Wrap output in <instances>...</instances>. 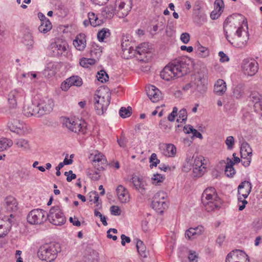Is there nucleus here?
<instances>
[{
  "mask_svg": "<svg viewBox=\"0 0 262 262\" xmlns=\"http://www.w3.org/2000/svg\"><path fill=\"white\" fill-rule=\"evenodd\" d=\"M242 68L245 75L252 76L258 71V64L253 59H244L242 62Z\"/></svg>",
  "mask_w": 262,
  "mask_h": 262,
  "instance_id": "9b49d317",
  "label": "nucleus"
},
{
  "mask_svg": "<svg viewBox=\"0 0 262 262\" xmlns=\"http://www.w3.org/2000/svg\"><path fill=\"white\" fill-rule=\"evenodd\" d=\"M194 91L192 93L204 94L207 90V79L203 74L198 73L193 76Z\"/></svg>",
  "mask_w": 262,
  "mask_h": 262,
  "instance_id": "9d476101",
  "label": "nucleus"
},
{
  "mask_svg": "<svg viewBox=\"0 0 262 262\" xmlns=\"http://www.w3.org/2000/svg\"><path fill=\"white\" fill-rule=\"evenodd\" d=\"M152 208L161 213L168 207L167 195L163 191L157 192L153 196L151 203Z\"/></svg>",
  "mask_w": 262,
  "mask_h": 262,
  "instance_id": "6e6552de",
  "label": "nucleus"
},
{
  "mask_svg": "<svg viewBox=\"0 0 262 262\" xmlns=\"http://www.w3.org/2000/svg\"><path fill=\"white\" fill-rule=\"evenodd\" d=\"M52 25L49 20H47L40 23L38 27V30L40 32L42 33H46L51 30Z\"/></svg>",
  "mask_w": 262,
  "mask_h": 262,
  "instance_id": "58836bf2",
  "label": "nucleus"
},
{
  "mask_svg": "<svg viewBox=\"0 0 262 262\" xmlns=\"http://www.w3.org/2000/svg\"><path fill=\"white\" fill-rule=\"evenodd\" d=\"M201 200L205 209L208 212L220 207L221 201L214 187H210L206 188L202 193Z\"/></svg>",
  "mask_w": 262,
  "mask_h": 262,
  "instance_id": "7ed1b4c3",
  "label": "nucleus"
},
{
  "mask_svg": "<svg viewBox=\"0 0 262 262\" xmlns=\"http://www.w3.org/2000/svg\"><path fill=\"white\" fill-rule=\"evenodd\" d=\"M47 218L53 225L61 226L66 221L65 216L58 206L52 207L48 214L47 213Z\"/></svg>",
  "mask_w": 262,
  "mask_h": 262,
  "instance_id": "423d86ee",
  "label": "nucleus"
},
{
  "mask_svg": "<svg viewBox=\"0 0 262 262\" xmlns=\"http://www.w3.org/2000/svg\"><path fill=\"white\" fill-rule=\"evenodd\" d=\"M193 80H191V81L189 82L186 84L185 86H183V90L187 91L189 90L190 89H192V91H194V85H193Z\"/></svg>",
  "mask_w": 262,
  "mask_h": 262,
  "instance_id": "338daca9",
  "label": "nucleus"
},
{
  "mask_svg": "<svg viewBox=\"0 0 262 262\" xmlns=\"http://www.w3.org/2000/svg\"><path fill=\"white\" fill-rule=\"evenodd\" d=\"M38 105L39 108V114L42 116L52 111L54 106L53 101L51 99L46 98L38 103Z\"/></svg>",
  "mask_w": 262,
  "mask_h": 262,
  "instance_id": "f3484780",
  "label": "nucleus"
},
{
  "mask_svg": "<svg viewBox=\"0 0 262 262\" xmlns=\"http://www.w3.org/2000/svg\"><path fill=\"white\" fill-rule=\"evenodd\" d=\"M68 46V44L65 41L58 39L51 43L49 47L50 54L52 56L59 57L66 52Z\"/></svg>",
  "mask_w": 262,
  "mask_h": 262,
  "instance_id": "f8f14e48",
  "label": "nucleus"
},
{
  "mask_svg": "<svg viewBox=\"0 0 262 262\" xmlns=\"http://www.w3.org/2000/svg\"><path fill=\"white\" fill-rule=\"evenodd\" d=\"M96 60L94 58H82L80 60L79 63L83 68H89L90 66L94 64Z\"/></svg>",
  "mask_w": 262,
  "mask_h": 262,
  "instance_id": "a18cd8bd",
  "label": "nucleus"
},
{
  "mask_svg": "<svg viewBox=\"0 0 262 262\" xmlns=\"http://www.w3.org/2000/svg\"><path fill=\"white\" fill-rule=\"evenodd\" d=\"M110 35V30L107 28H103L98 32L97 38L100 42H102L104 39L108 38Z\"/></svg>",
  "mask_w": 262,
  "mask_h": 262,
  "instance_id": "a19ab883",
  "label": "nucleus"
},
{
  "mask_svg": "<svg viewBox=\"0 0 262 262\" xmlns=\"http://www.w3.org/2000/svg\"><path fill=\"white\" fill-rule=\"evenodd\" d=\"M89 176L91 179L94 181H97L99 179L100 175L99 172L95 171L93 173H90Z\"/></svg>",
  "mask_w": 262,
  "mask_h": 262,
  "instance_id": "774afa93",
  "label": "nucleus"
},
{
  "mask_svg": "<svg viewBox=\"0 0 262 262\" xmlns=\"http://www.w3.org/2000/svg\"><path fill=\"white\" fill-rule=\"evenodd\" d=\"M162 154L166 157H172L176 154V147L173 144H167L162 146Z\"/></svg>",
  "mask_w": 262,
  "mask_h": 262,
  "instance_id": "cd10ccee",
  "label": "nucleus"
},
{
  "mask_svg": "<svg viewBox=\"0 0 262 262\" xmlns=\"http://www.w3.org/2000/svg\"><path fill=\"white\" fill-rule=\"evenodd\" d=\"M242 258H246L247 262H250L248 255L245 252L241 250H235L228 254L226 258V262H240L239 260Z\"/></svg>",
  "mask_w": 262,
  "mask_h": 262,
  "instance_id": "2eb2a0df",
  "label": "nucleus"
},
{
  "mask_svg": "<svg viewBox=\"0 0 262 262\" xmlns=\"http://www.w3.org/2000/svg\"><path fill=\"white\" fill-rule=\"evenodd\" d=\"M205 166L202 162V158H198L194 160L193 165V173L194 177H201L205 171Z\"/></svg>",
  "mask_w": 262,
  "mask_h": 262,
  "instance_id": "a211bd4d",
  "label": "nucleus"
},
{
  "mask_svg": "<svg viewBox=\"0 0 262 262\" xmlns=\"http://www.w3.org/2000/svg\"><path fill=\"white\" fill-rule=\"evenodd\" d=\"M248 28L247 22L244 16L239 13H234L227 17L225 20V30L226 31L229 27H232V25L234 26V28H237L236 31V34L237 38L236 39V44L235 47L238 48H243L245 47L248 39V32L245 31V36L242 38V31L243 29V25Z\"/></svg>",
  "mask_w": 262,
  "mask_h": 262,
  "instance_id": "f257e3e1",
  "label": "nucleus"
},
{
  "mask_svg": "<svg viewBox=\"0 0 262 262\" xmlns=\"http://www.w3.org/2000/svg\"><path fill=\"white\" fill-rule=\"evenodd\" d=\"M136 248L139 254L141 256L145 258L147 257V253L146 247L143 242L139 239H136Z\"/></svg>",
  "mask_w": 262,
  "mask_h": 262,
  "instance_id": "c9c22d12",
  "label": "nucleus"
},
{
  "mask_svg": "<svg viewBox=\"0 0 262 262\" xmlns=\"http://www.w3.org/2000/svg\"><path fill=\"white\" fill-rule=\"evenodd\" d=\"M63 124L70 130L82 135L86 133L87 128L85 122L80 120H74L73 119L65 118L63 120Z\"/></svg>",
  "mask_w": 262,
  "mask_h": 262,
  "instance_id": "39448f33",
  "label": "nucleus"
},
{
  "mask_svg": "<svg viewBox=\"0 0 262 262\" xmlns=\"http://www.w3.org/2000/svg\"><path fill=\"white\" fill-rule=\"evenodd\" d=\"M110 211L112 214L114 215H119L120 214L121 211L117 206H112L110 208Z\"/></svg>",
  "mask_w": 262,
  "mask_h": 262,
  "instance_id": "bf43d9fd",
  "label": "nucleus"
},
{
  "mask_svg": "<svg viewBox=\"0 0 262 262\" xmlns=\"http://www.w3.org/2000/svg\"><path fill=\"white\" fill-rule=\"evenodd\" d=\"M136 50V48H134L132 46H129L127 48H123L122 55L126 59L137 56Z\"/></svg>",
  "mask_w": 262,
  "mask_h": 262,
  "instance_id": "e433bc0d",
  "label": "nucleus"
},
{
  "mask_svg": "<svg viewBox=\"0 0 262 262\" xmlns=\"http://www.w3.org/2000/svg\"><path fill=\"white\" fill-rule=\"evenodd\" d=\"M194 48L196 53L200 57L205 58L209 55V51L208 48L202 46L199 42H197Z\"/></svg>",
  "mask_w": 262,
  "mask_h": 262,
  "instance_id": "473e14b6",
  "label": "nucleus"
},
{
  "mask_svg": "<svg viewBox=\"0 0 262 262\" xmlns=\"http://www.w3.org/2000/svg\"><path fill=\"white\" fill-rule=\"evenodd\" d=\"M203 231V227L202 226L195 228H190L185 232V236L188 239L194 238L195 235L201 234Z\"/></svg>",
  "mask_w": 262,
  "mask_h": 262,
  "instance_id": "7c9ffc66",
  "label": "nucleus"
},
{
  "mask_svg": "<svg viewBox=\"0 0 262 262\" xmlns=\"http://www.w3.org/2000/svg\"><path fill=\"white\" fill-rule=\"evenodd\" d=\"M13 144L12 141L7 138L0 139V151L11 147Z\"/></svg>",
  "mask_w": 262,
  "mask_h": 262,
  "instance_id": "c03bdc74",
  "label": "nucleus"
},
{
  "mask_svg": "<svg viewBox=\"0 0 262 262\" xmlns=\"http://www.w3.org/2000/svg\"><path fill=\"white\" fill-rule=\"evenodd\" d=\"M187 113L186 110L185 108L181 109L179 113V118L177 119V121L178 122H182L187 120Z\"/></svg>",
  "mask_w": 262,
  "mask_h": 262,
  "instance_id": "de8ad7c7",
  "label": "nucleus"
},
{
  "mask_svg": "<svg viewBox=\"0 0 262 262\" xmlns=\"http://www.w3.org/2000/svg\"><path fill=\"white\" fill-rule=\"evenodd\" d=\"M130 182L133 184V186L141 194H143L145 192L146 182L142 178L135 176L132 177Z\"/></svg>",
  "mask_w": 262,
  "mask_h": 262,
  "instance_id": "aec40b11",
  "label": "nucleus"
},
{
  "mask_svg": "<svg viewBox=\"0 0 262 262\" xmlns=\"http://www.w3.org/2000/svg\"><path fill=\"white\" fill-rule=\"evenodd\" d=\"M245 85L240 83L233 86L232 88L233 95L236 99L242 98L245 94Z\"/></svg>",
  "mask_w": 262,
  "mask_h": 262,
  "instance_id": "bb28decb",
  "label": "nucleus"
},
{
  "mask_svg": "<svg viewBox=\"0 0 262 262\" xmlns=\"http://www.w3.org/2000/svg\"><path fill=\"white\" fill-rule=\"evenodd\" d=\"M146 91L147 96L152 102H157L162 98L161 92L154 85L146 87Z\"/></svg>",
  "mask_w": 262,
  "mask_h": 262,
  "instance_id": "dca6fc26",
  "label": "nucleus"
},
{
  "mask_svg": "<svg viewBox=\"0 0 262 262\" xmlns=\"http://www.w3.org/2000/svg\"><path fill=\"white\" fill-rule=\"evenodd\" d=\"M137 55L144 56L148 52L149 48L147 43L143 42L136 47Z\"/></svg>",
  "mask_w": 262,
  "mask_h": 262,
  "instance_id": "4c0bfd02",
  "label": "nucleus"
},
{
  "mask_svg": "<svg viewBox=\"0 0 262 262\" xmlns=\"http://www.w3.org/2000/svg\"><path fill=\"white\" fill-rule=\"evenodd\" d=\"M47 212L41 209H33L28 213L27 222L31 225H40L47 220Z\"/></svg>",
  "mask_w": 262,
  "mask_h": 262,
  "instance_id": "1a4fd4ad",
  "label": "nucleus"
},
{
  "mask_svg": "<svg viewBox=\"0 0 262 262\" xmlns=\"http://www.w3.org/2000/svg\"><path fill=\"white\" fill-rule=\"evenodd\" d=\"M219 56L220 57V61L221 62L228 61L229 60V57L223 51L219 52Z\"/></svg>",
  "mask_w": 262,
  "mask_h": 262,
  "instance_id": "e2e57ef3",
  "label": "nucleus"
},
{
  "mask_svg": "<svg viewBox=\"0 0 262 262\" xmlns=\"http://www.w3.org/2000/svg\"><path fill=\"white\" fill-rule=\"evenodd\" d=\"M250 99L254 103L255 108L262 110V95L257 92H253L250 95Z\"/></svg>",
  "mask_w": 262,
  "mask_h": 262,
  "instance_id": "393cba45",
  "label": "nucleus"
},
{
  "mask_svg": "<svg viewBox=\"0 0 262 262\" xmlns=\"http://www.w3.org/2000/svg\"><path fill=\"white\" fill-rule=\"evenodd\" d=\"M186 59L177 58L166 66L160 73V77L166 81L181 77L187 73Z\"/></svg>",
  "mask_w": 262,
  "mask_h": 262,
  "instance_id": "f03ea898",
  "label": "nucleus"
},
{
  "mask_svg": "<svg viewBox=\"0 0 262 262\" xmlns=\"http://www.w3.org/2000/svg\"><path fill=\"white\" fill-rule=\"evenodd\" d=\"M70 86H80L82 84V80L78 76H72L68 78Z\"/></svg>",
  "mask_w": 262,
  "mask_h": 262,
  "instance_id": "79ce46f5",
  "label": "nucleus"
},
{
  "mask_svg": "<svg viewBox=\"0 0 262 262\" xmlns=\"http://www.w3.org/2000/svg\"><path fill=\"white\" fill-rule=\"evenodd\" d=\"M97 79L101 82H104L108 80V76L104 70H101L98 72L97 75Z\"/></svg>",
  "mask_w": 262,
  "mask_h": 262,
  "instance_id": "49530a36",
  "label": "nucleus"
},
{
  "mask_svg": "<svg viewBox=\"0 0 262 262\" xmlns=\"http://www.w3.org/2000/svg\"><path fill=\"white\" fill-rule=\"evenodd\" d=\"M15 144L23 150H27L30 148L28 141L23 138L16 139Z\"/></svg>",
  "mask_w": 262,
  "mask_h": 262,
  "instance_id": "ea45409f",
  "label": "nucleus"
},
{
  "mask_svg": "<svg viewBox=\"0 0 262 262\" xmlns=\"http://www.w3.org/2000/svg\"><path fill=\"white\" fill-rule=\"evenodd\" d=\"M73 45L79 51H83L86 47L85 35L79 34L73 41Z\"/></svg>",
  "mask_w": 262,
  "mask_h": 262,
  "instance_id": "5701e85b",
  "label": "nucleus"
},
{
  "mask_svg": "<svg viewBox=\"0 0 262 262\" xmlns=\"http://www.w3.org/2000/svg\"><path fill=\"white\" fill-rule=\"evenodd\" d=\"M181 40L184 43H187L190 40V35L188 33H183L180 36Z\"/></svg>",
  "mask_w": 262,
  "mask_h": 262,
  "instance_id": "13d9d810",
  "label": "nucleus"
},
{
  "mask_svg": "<svg viewBox=\"0 0 262 262\" xmlns=\"http://www.w3.org/2000/svg\"><path fill=\"white\" fill-rule=\"evenodd\" d=\"M69 221L70 223H72V224L74 226L79 227L81 225L80 222L76 217H74V218H73L72 217H70L69 219Z\"/></svg>",
  "mask_w": 262,
  "mask_h": 262,
  "instance_id": "69168bd1",
  "label": "nucleus"
},
{
  "mask_svg": "<svg viewBox=\"0 0 262 262\" xmlns=\"http://www.w3.org/2000/svg\"><path fill=\"white\" fill-rule=\"evenodd\" d=\"M93 165L98 170H101L104 168L107 165V160L105 156L101 153L95 155Z\"/></svg>",
  "mask_w": 262,
  "mask_h": 262,
  "instance_id": "6ab92c4d",
  "label": "nucleus"
},
{
  "mask_svg": "<svg viewBox=\"0 0 262 262\" xmlns=\"http://www.w3.org/2000/svg\"><path fill=\"white\" fill-rule=\"evenodd\" d=\"M188 259L190 262H198L199 256L195 251L189 250Z\"/></svg>",
  "mask_w": 262,
  "mask_h": 262,
  "instance_id": "3c124183",
  "label": "nucleus"
},
{
  "mask_svg": "<svg viewBox=\"0 0 262 262\" xmlns=\"http://www.w3.org/2000/svg\"><path fill=\"white\" fill-rule=\"evenodd\" d=\"M241 160L243 165L245 167H248L250 165L251 161V156H244Z\"/></svg>",
  "mask_w": 262,
  "mask_h": 262,
  "instance_id": "4d7b16f0",
  "label": "nucleus"
},
{
  "mask_svg": "<svg viewBox=\"0 0 262 262\" xmlns=\"http://www.w3.org/2000/svg\"><path fill=\"white\" fill-rule=\"evenodd\" d=\"M21 42L26 47L27 50H32L35 43L32 31L28 28H25L21 31Z\"/></svg>",
  "mask_w": 262,
  "mask_h": 262,
  "instance_id": "ddd939ff",
  "label": "nucleus"
},
{
  "mask_svg": "<svg viewBox=\"0 0 262 262\" xmlns=\"http://www.w3.org/2000/svg\"><path fill=\"white\" fill-rule=\"evenodd\" d=\"M116 9V5L113 1V3L102 8V15L106 18H111L114 15Z\"/></svg>",
  "mask_w": 262,
  "mask_h": 262,
  "instance_id": "c756f323",
  "label": "nucleus"
},
{
  "mask_svg": "<svg viewBox=\"0 0 262 262\" xmlns=\"http://www.w3.org/2000/svg\"><path fill=\"white\" fill-rule=\"evenodd\" d=\"M121 245L122 246H125L126 243H129L130 242V237L126 236L124 234H122L121 235Z\"/></svg>",
  "mask_w": 262,
  "mask_h": 262,
  "instance_id": "0e129e2a",
  "label": "nucleus"
},
{
  "mask_svg": "<svg viewBox=\"0 0 262 262\" xmlns=\"http://www.w3.org/2000/svg\"><path fill=\"white\" fill-rule=\"evenodd\" d=\"M152 179L153 180L154 184H155L156 185H159L160 183L162 182L164 180L165 178L161 174L157 173L154 175Z\"/></svg>",
  "mask_w": 262,
  "mask_h": 262,
  "instance_id": "864d4df0",
  "label": "nucleus"
},
{
  "mask_svg": "<svg viewBox=\"0 0 262 262\" xmlns=\"http://www.w3.org/2000/svg\"><path fill=\"white\" fill-rule=\"evenodd\" d=\"M101 52H102V51L100 50V49L97 48H94L93 50H91L90 53L92 57H96L98 58L99 57H100L101 56Z\"/></svg>",
  "mask_w": 262,
  "mask_h": 262,
  "instance_id": "6e6d98bb",
  "label": "nucleus"
},
{
  "mask_svg": "<svg viewBox=\"0 0 262 262\" xmlns=\"http://www.w3.org/2000/svg\"><path fill=\"white\" fill-rule=\"evenodd\" d=\"M69 81L68 78L64 80L61 84V89L62 91H67L69 90V89L71 87L69 84Z\"/></svg>",
  "mask_w": 262,
  "mask_h": 262,
  "instance_id": "052dcab7",
  "label": "nucleus"
},
{
  "mask_svg": "<svg viewBox=\"0 0 262 262\" xmlns=\"http://www.w3.org/2000/svg\"><path fill=\"white\" fill-rule=\"evenodd\" d=\"M21 97L19 92L16 90L11 91L8 96V101L10 106L12 108H15L17 106V101Z\"/></svg>",
  "mask_w": 262,
  "mask_h": 262,
  "instance_id": "a878e982",
  "label": "nucleus"
},
{
  "mask_svg": "<svg viewBox=\"0 0 262 262\" xmlns=\"http://www.w3.org/2000/svg\"><path fill=\"white\" fill-rule=\"evenodd\" d=\"M233 161L229 158H227V163L225 169V173L228 177H232L235 173V170L233 168Z\"/></svg>",
  "mask_w": 262,
  "mask_h": 262,
  "instance_id": "2f4dec72",
  "label": "nucleus"
},
{
  "mask_svg": "<svg viewBox=\"0 0 262 262\" xmlns=\"http://www.w3.org/2000/svg\"><path fill=\"white\" fill-rule=\"evenodd\" d=\"M226 84L224 80L218 79L214 84V93L218 95H222L226 92Z\"/></svg>",
  "mask_w": 262,
  "mask_h": 262,
  "instance_id": "c85d7f7f",
  "label": "nucleus"
},
{
  "mask_svg": "<svg viewBox=\"0 0 262 262\" xmlns=\"http://www.w3.org/2000/svg\"><path fill=\"white\" fill-rule=\"evenodd\" d=\"M5 205L6 209L9 211H16L18 209L17 202L16 199L12 196H8L5 198Z\"/></svg>",
  "mask_w": 262,
  "mask_h": 262,
  "instance_id": "b1692460",
  "label": "nucleus"
},
{
  "mask_svg": "<svg viewBox=\"0 0 262 262\" xmlns=\"http://www.w3.org/2000/svg\"><path fill=\"white\" fill-rule=\"evenodd\" d=\"M89 21H90V25L93 27H97L103 24V20L98 18L94 12H89L88 14Z\"/></svg>",
  "mask_w": 262,
  "mask_h": 262,
  "instance_id": "f704fd0d",
  "label": "nucleus"
},
{
  "mask_svg": "<svg viewBox=\"0 0 262 262\" xmlns=\"http://www.w3.org/2000/svg\"><path fill=\"white\" fill-rule=\"evenodd\" d=\"M118 198L121 203H126L129 201V194L127 190L122 185H120L116 189Z\"/></svg>",
  "mask_w": 262,
  "mask_h": 262,
  "instance_id": "4be33fe9",
  "label": "nucleus"
},
{
  "mask_svg": "<svg viewBox=\"0 0 262 262\" xmlns=\"http://www.w3.org/2000/svg\"><path fill=\"white\" fill-rule=\"evenodd\" d=\"M99 92L95 94L94 96V105L96 113L99 115H102L106 111L108 106L110 103L111 97L109 94L106 96L99 95Z\"/></svg>",
  "mask_w": 262,
  "mask_h": 262,
  "instance_id": "0eeeda50",
  "label": "nucleus"
},
{
  "mask_svg": "<svg viewBox=\"0 0 262 262\" xmlns=\"http://www.w3.org/2000/svg\"><path fill=\"white\" fill-rule=\"evenodd\" d=\"M225 143L228 149L233 148L234 144V139L233 136H228L225 140Z\"/></svg>",
  "mask_w": 262,
  "mask_h": 262,
  "instance_id": "5fc2aeb1",
  "label": "nucleus"
},
{
  "mask_svg": "<svg viewBox=\"0 0 262 262\" xmlns=\"http://www.w3.org/2000/svg\"><path fill=\"white\" fill-rule=\"evenodd\" d=\"M39 108H38V104L32 103L24 108V114L27 117L32 116H36L37 117H40L39 114Z\"/></svg>",
  "mask_w": 262,
  "mask_h": 262,
  "instance_id": "412c9836",
  "label": "nucleus"
},
{
  "mask_svg": "<svg viewBox=\"0 0 262 262\" xmlns=\"http://www.w3.org/2000/svg\"><path fill=\"white\" fill-rule=\"evenodd\" d=\"M252 154V150L249 144L244 142L241 146V158H244V156H251Z\"/></svg>",
  "mask_w": 262,
  "mask_h": 262,
  "instance_id": "72a5a7b5",
  "label": "nucleus"
},
{
  "mask_svg": "<svg viewBox=\"0 0 262 262\" xmlns=\"http://www.w3.org/2000/svg\"><path fill=\"white\" fill-rule=\"evenodd\" d=\"M252 189L251 183L247 181L242 182L238 186V201L239 204L247 198Z\"/></svg>",
  "mask_w": 262,
  "mask_h": 262,
  "instance_id": "4468645a",
  "label": "nucleus"
},
{
  "mask_svg": "<svg viewBox=\"0 0 262 262\" xmlns=\"http://www.w3.org/2000/svg\"><path fill=\"white\" fill-rule=\"evenodd\" d=\"M224 9V1H214V10L220 11V12H223Z\"/></svg>",
  "mask_w": 262,
  "mask_h": 262,
  "instance_id": "603ef678",
  "label": "nucleus"
},
{
  "mask_svg": "<svg viewBox=\"0 0 262 262\" xmlns=\"http://www.w3.org/2000/svg\"><path fill=\"white\" fill-rule=\"evenodd\" d=\"M221 14L222 12H220V11H216L213 10L210 13V17L212 19L215 20L217 19Z\"/></svg>",
  "mask_w": 262,
  "mask_h": 262,
  "instance_id": "680f3d73",
  "label": "nucleus"
},
{
  "mask_svg": "<svg viewBox=\"0 0 262 262\" xmlns=\"http://www.w3.org/2000/svg\"><path fill=\"white\" fill-rule=\"evenodd\" d=\"M117 142L121 147L125 148L126 146L128 139L125 137L123 133H122L120 137L117 139Z\"/></svg>",
  "mask_w": 262,
  "mask_h": 262,
  "instance_id": "8fccbe9b",
  "label": "nucleus"
},
{
  "mask_svg": "<svg viewBox=\"0 0 262 262\" xmlns=\"http://www.w3.org/2000/svg\"><path fill=\"white\" fill-rule=\"evenodd\" d=\"M149 162L150 163V167L151 168L156 167L157 164L160 163V160L158 159L157 155L155 153H152L150 156Z\"/></svg>",
  "mask_w": 262,
  "mask_h": 262,
  "instance_id": "09e8293b",
  "label": "nucleus"
},
{
  "mask_svg": "<svg viewBox=\"0 0 262 262\" xmlns=\"http://www.w3.org/2000/svg\"><path fill=\"white\" fill-rule=\"evenodd\" d=\"M132 114V108L130 106L127 107H121L119 110V115L121 117L125 118L129 117Z\"/></svg>",
  "mask_w": 262,
  "mask_h": 262,
  "instance_id": "37998d69",
  "label": "nucleus"
},
{
  "mask_svg": "<svg viewBox=\"0 0 262 262\" xmlns=\"http://www.w3.org/2000/svg\"><path fill=\"white\" fill-rule=\"evenodd\" d=\"M60 251V248L59 244H45L39 247L37 255L40 259L51 262L56 258L58 252Z\"/></svg>",
  "mask_w": 262,
  "mask_h": 262,
  "instance_id": "20e7f679",
  "label": "nucleus"
}]
</instances>
